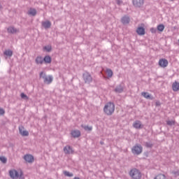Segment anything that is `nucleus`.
I'll return each mask as SVG.
<instances>
[{"mask_svg": "<svg viewBox=\"0 0 179 179\" xmlns=\"http://www.w3.org/2000/svg\"><path fill=\"white\" fill-rule=\"evenodd\" d=\"M145 146L146 148H152V146H153V144H152L151 143H145Z\"/></svg>", "mask_w": 179, "mask_h": 179, "instance_id": "35", "label": "nucleus"}, {"mask_svg": "<svg viewBox=\"0 0 179 179\" xmlns=\"http://www.w3.org/2000/svg\"><path fill=\"white\" fill-rule=\"evenodd\" d=\"M5 115V109L0 108V115Z\"/></svg>", "mask_w": 179, "mask_h": 179, "instance_id": "34", "label": "nucleus"}, {"mask_svg": "<svg viewBox=\"0 0 179 179\" xmlns=\"http://www.w3.org/2000/svg\"><path fill=\"white\" fill-rule=\"evenodd\" d=\"M141 96L144 97L145 99H147V100H153V96L149 94V92H142Z\"/></svg>", "mask_w": 179, "mask_h": 179, "instance_id": "14", "label": "nucleus"}, {"mask_svg": "<svg viewBox=\"0 0 179 179\" xmlns=\"http://www.w3.org/2000/svg\"><path fill=\"white\" fill-rule=\"evenodd\" d=\"M7 31L10 34H15L16 33H19V29L15 28V27H9L7 28Z\"/></svg>", "mask_w": 179, "mask_h": 179, "instance_id": "12", "label": "nucleus"}, {"mask_svg": "<svg viewBox=\"0 0 179 179\" xmlns=\"http://www.w3.org/2000/svg\"><path fill=\"white\" fill-rule=\"evenodd\" d=\"M64 175L66 177H73V173H70V172L68 171H64Z\"/></svg>", "mask_w": 179, "mask_h": 179, "instance_id": "27", "label": "nucleus"}, {"mask_svg": "<svg viewBox=\"0 0 179 179\" xmlns=\"http://www.w3.org/2000/svg\"><path fill=\"white\" fill-rule=\"evenodd\" d=\"M154 179H166V176L164 174H159Z\"/></svg>", "mask_w": 179, "mask_h": 179, "instance_id": "30", "label": "nucleus"}, {"mask_svg": "<svg viewBox=\"0 0 179 179\" xmlns=\"http://www.w3.org/2000/svg\"><path fill=\"white\" fill-rule=\"evenodd\" d=\"M28 15H30L31 16H36V15H37V10H36L35 8H30L28 11Z\"/></svg>", "mask_w": 179, "mask_h": 179, "instance_id": "22", "label": "nucleus"}, {"mask_svg": "<svg viewBox=\"0 0 179 179\" xmlns=\"http://www.w3.org/2000/svg\"><path fill=\"white\" fill-rule=\"evenodd\" d=\"M129 176L131 179H141L142 173L136 168L131 169L129 172Z\"/></svg>", "mask_w": 179, "mask_h": 179, "instance_id": "3", "label": "nucleus"}, {"mask_svg": "<svg viewBox=\"0 0 179 179\" xmlns=\"http://www.w3.org/2000/svg\"><path fill=\"white\" fill-rule=\"evenodd\" d=\"M101 145H104V143L103 141L100 142Z\"/></svg>", "mask_w": 179, "mask_h": 179, "instance_id": "39", "label": "nucleus"}, {"mask_svg": "<svg viewBox=\"0 0 179 179\" xmlns=\"http://www.w3.org/2000/svg\"><path fill=\"white\" fill-rule=\"evenodd\" d=\"M71 134L73 138H79L80 136V131L79 130H73Z\"/></svg>", "mask_w": 179, "mask_h": 179, "instance_id": "16", "label": "nucleus"}, {"mask_svg": "<svg viewBox=\"0 0 179 179\" xmlns=\"http://www.w3.org/2000/svg\"><path fill=\"white\" fill-rule=\"evenodd\" d=\"M19 131H20V134L22 136H29V131H27L26 130H22V129H20V128H19Z\"/></svg>", "mask_w": 179, "mask_h": 179, "instance_id": "23", "label": "nucleus"}, {"mask_svg": "<svg viewBox=\"0 0 179 179\" xmlns=\"http://www.w3.org/2000/svg\"><path fill=\"white\" fill-rule=\"evenodd\" d=\"M45 51H47V52H50L51 50H52V47L50 45H48L47 46H45L43 48Z\"/></svg>", "mask_w": 179, "mask_h": 179, "instance_id": "28", "label": "nucleus"}, {"mask_svg": "<svg viewBox=\"0 0 179 179\" xmlns=\"http://www.w3.org/2000/svg\"><path fill=\"white\" fill-rule=\"evenodd\" d=\"M106 73L108 74V78L113 77V70L110 69H106Z\"/></svg>", "mask_w": 179, "mask_h": 179, "instance_id": "26", "label": "nucleus"}, {"mask_svg": "<svg viewBox=\"0 0 179 179\" xmlns=\"http://www.w3.org/2000/svg\"><path fill=\"white\" fill-rule=\"evenodd\" d=\"M143 150V148L141 144H136L134 146L131 148V152L133 155H136V156H139L141 153H142Z\"/></svg>", "mask_w": 179, "mask_h": 179, "instance_id": "5", "label": "nucleus"}, {"mask_svg": "<svg viewBox=\"0 0 179 179\" xmlns=\"http://www.w3.org/2000/svg\"><path fill=\"white\" fill-rule=\"evenodd\" d=\"M133 127L135 128V129H142V128H143V124H142V122L140 120H136L133 123Z\"/></svg>", "mask_w": 179, "mask_h": 179, "instance_id": "11", "label": "nucleus"}, {"mask_svg": "<svg viewBox=\"0 0 179 179\" xmlns=\"http://www.w3.org/2000/svg\"><path fill=\"white\" fill-rule=\"evenodd\" d=\"M115 93H122L124 92V87L121 85H117L115 89Z\"/></svg>", "mask_w": 179, "mask_h": 179, "instance_id": "20", "label": "nucleus"}, {"mask_svg": "<svg viewBox=\"0 0 179 179\" xmlns=\"http://www.w3.org/2000/svg\"><path fill=\"white\" fill-rule=\"evenodd\" d=\"M39 78L40 79H43L44 83H46L47 85H50V83H52V77L51 76H48L43 71L40 73Z\"/></svg>", "mask_w": 179, "mask_h": 179, "instance_id": "4", "label": "nucleus"}, {"mask_svg": "<svg viewBox=\"0 0 179 179\" xmlns=\"http://www.w3.org/2000/svg\"><path fill=\"white\" fill-rule=\"evenodd\" d=\"M158 65H159L161 68H167L169 66V61L166 59H160Z\"/></svg>", "mask_w": 179, "mask_h": 179, "instance_id": "7", "label": "nucleus"}, {"mask_svg": "<svg viewBox=\"0 0 179 179\" xmlns=\"http://www.w3.org/2000/svg\"><path fill=\"white\" fill-rule=\"evenodd\" d=\"M115 1H116V3L117 5H121L122 3V1H121V0H115Z\"/></svg>", "mask_w": 179, "mask_h": 179, "instance_id": "37", "label": "nucleus"}, {"mask_svg": "<svg viewBox=\"0 0 179 179\" xmlns=\"http://www.w3.org/2000/svg\"><path fill=\"white\" fill-rule=\"evenodd\" d=\"M174 176H179V172L178 171H173L172 172Z\"/></svg>", "mask_w": 179, "mask_h": 179, "instance_id": "38", "label": "nucleus"}, {"mask_svg": "<svg viewBox=\"0 0 179 179\" xmlns=\"http://www.w3.org/2000/svg\"><path fill=\"white\" fill-rule=\"evenodd\" d=\"M21 97L24 100H27V99H29V97H27V95H26L24 93H21Z\"/></svg>", "mask_w": 179, "mask_h": 179, "instance_id": "33", "label": "nucleus"}, {"mask_svg": "<svg viewBox=\"0 0 179 179\" xmlns=\"http://www.w3.org/2000/svg\"><path fill=\"white\" fill-rule=\"evenodd\" d=\"M3 54L4 55H6V57H12L13 55V52L10 50H7L4 51Z\"/></svg>", "mask_w": 179, "mask_h": 179, "instance_id": "24", "label": "nucleus"}, {"mask_svg": "<svg viewBox=\"0 0 179 179\" xmlns=\"http://www.w3.org/2000/svg\"><path fill=\"white\" fill-rule=\"evenodd\" d=\"M178 41H179V39H178Z\"/></svg>", "mask_w": 179, "mask_h": 179, "instance_id": "43", "label": "nucleus"}, {"mask_svg": "<svg viewBox=\"0 0 179 179\" xmlns=\"http://www.w3.org/2000/svg\"><path fill=\"white\" fill-rule=\"evenodd\" d=\"M103 111L106 115H113L115 111V105L113 102L107 103L103 108Z\"/></svg>", "mask_w": 179, "mask_h": 179, "instance_id": "2", "label": "nucleus"}, {"mask_svg": "<svg viewBox=\"0 0 179 179\" xmlns=\"http://www.w3.org/2000/svg\"><path fill=\"white\" fill-rule=\"evenodd\" d=\"M65 155H73L74 151L73 149H72V147L71 145H66L63 149Z\"/></svg>", "mask_w": 179, "mask_h": 179, "instance_id": "8", "label": "nucleus"}, {"mask_svg": "<svg viewBox=\"0 0 179 179\" xmlns=\"http://www.w3.org/2000/svg\"><path fill=\"white\" fill-rule=\"evenodd\" d=\"M156 104H157V105H159V103L157 102Z\"/></svg>", "mask_w": 179, "mask_h": 179, "instance_id": "42", "label": "nucleus"}, {"mask_svg": "<svg viewBox=\"0 0 179 179\" xmlns=\"http://www.w3.org/2000/svg\"><path fill=\"white\" fill-rule=\"evenodd\" d=\"M11 179H24V175L22 171H17L15 169H11L8 171Z\"/></svg>", "mask_w": 179, "mask_h": 179, "instance_id": "1", "label": "nucleus"}, {"mask_svg": "<svg viewBox=\"0 0 179 179\" xmlns=\"http://www.w3.org/2000/svg\"><path fill=\"white\" fill-rule=\"evenodd\" d=\"M130 20H131L129 19V17H128V16H124L121 19V22L123 24H128V23H129Z\"/></svg>", "mask_w": 179, "mask_h": 179, "instance_id": "18", "label": "nucleus"}, {"mask_svg": "<svg viewBox=\"0 0 179 179\" xmlns=\"http://www.w3.org/2000/svg\"><path fill=\"white\" fill-rule=\"evenodd\" d=\"M51 56L50 55H46L45 56V57L43 58V62H45V64H51Z\"/></svg>", "mask_w": 179, "mask_h": 179, "instance_id": "21", "label": "nucleus"}, {"mask_svg": "<svg viewBox=\"0 0 179 179\" xmlns=\"http://www.w3.org/2000/svg\"><path fill=\"white\" fill-rule=\"evenodd\" d=\"M83 78L85 83H92L93 81V78H92V75L88 72H85L83 74Z\"/></svg>", "mask_w": 179, "mask_h": 179, "instance_id": "6", "label": "nucleus"}, {"mask_svg": "<svg viewBox=\"0 0 179 179\" xmlns=\"http://www.w3.org/2000/svg\"><path fill=\"white\" fill-rule=\"evenodd\" d=\"M157 30L155 28H151L150 29V31L151 33H152L153 34H155V33H156Z\"/></svg>", "mask_w": 179, "mask_h": 179, "instance_id": "36", "label": "nucleus"}, {"mask_svg": "<svg viewBox=\"0 0 179 179\" xmlns=\"http://www.w3.org/2000/svg\"><path fill=\"white\" fill-rule=\"evenodd\" d=\"M42 26L44 27V29H50L51 27V22L47 20L42 22Z\"/></svg>", "mask_w": 179, "mask_h": 179, "instance_id": "19", "label": "nucleus"}, {"mask_svg": "<svg viewBox=\"0 0 179 179\" xmlns=\"http://www.w3.org/2000/svg\"><path fill=\"white\" fill-rule=\"evenodd\" d=\"M23 159L27 163H33V162H34V157L30 154L25 155Z\"/></svg>", "mask_w": 179, "mask_h": 179, "instance_id": "9", "label": "nucleus"}, {"mask_svg": "<svg viewBox=\"0 0 179 179\" xmlns=\"http://www.w3.org/2000/svg\"><path fill=\"white\" fill-rule=\"evenodd\" d=\"M0 161L1 163H3V164H6V162H8V159L5 157H0Z\"/></svg>", "mask_w": 179, "mask_h": 179, "instance_id": "31", "label": "nucleus"}, {"mask_svg": "<svg viewBox=\"0 0 179 179\" xmlns=\"http://www.w3.org/2000/svg\"><path fill=\"white\" fill-rule=\"evenodd\" d=\"M82 128H83L85 129V131H92L93 129V127H92V126L89 127V126H86V125H85V126L82 125Z\"/></svg>", "mask_w": 179, "mask_h": 179, "instance_id": "29", "label": "nucleus"}, {"mask_svg": "<svg viewBox=\"0 0 179 179\" xmlns=\"http://www.w3.org/2000/svg\"><path fill=\"white\" fill-rule=\"evenodd\" d=\"M35 62L36 65H43L44 64V58L41 56H38L35 59Z\"/></svg>", "mask_w": 179, "mask_h": 179, "instance_id": "13", "label": "nucleus"}, {"mask_svg": "<svg viewBox=\"0 0 179 179\" xmlns=\"http://www.w3.org/2000/svg\"><path fill=\"white\" fill-rule=\"evenodd\" d=\"M172 90H173V92H178V90H179V83L178 82L175 81L172 84Z\"/></svg>", "mask_w": 179, "mask_h": 179, "instance_id": "17", "label": "nucleus"}, {"mask_svg": "<svg viewBox=\"0 0 179 179\" xmlns=\"http://www.w3.org/2000/svg\"><path fill=\"white\" fill-rule=\"evenodd\" d=\"M158 31H163L164 30V24H160L157 27Z\"/></svg>", "mask_w": 179, "mask_h": 179, "instance_id": "25", "label": "nucleus"}, {"mask_svg": "<svg viewBox=\"0 0 179 179\" xmlns=\"http://www.w3.org/2000/svg\"><path fill=\"white\" fill-rule=\"evenodd\" d=\"M132 3L134 6L136 8H141V6H143L144 1L143 0H132Z\"/></svg>", "mask_w": 179, "mask_h": 179, "instance_id": "10", "label": "nucleus"}, {"mask_svg": "<svg viewBox=\"0 0 179 179\" xmlns=\"http://www.w3.org/2000/svg\"><path fill=\"white\" fill-rule=\"evenodd\" d=\"M0 9H2V5L0 4Z\"/></svg>", "mask_w": 179, "mask_h": 179, "instance_id": "41", "label": "nucleus"}, {"mask_svg": "<svg viewBox=\"0 0 179 179\" xmlns=\"http://www.w3.org/2000/svg\"><path fill=\"white\" fill-rule=\"evenodd\" d=\"M166 124H167V125H169L170 127H171V125H174L176 124V121L168 120V121H166Z\"/></svg>", "mask_w": 179, "mask_h": 179, "instance_id": "32", "label": "nucleus"}, {"mask_svg": "<svg viewBox=\"0 0 179 179\" xmlns=\"http://www.w3.org/2000/svg\"><path fill=\"white\" fill-rule=\"evenodd\" d=\"M73 179H80L79 177H75Z\"/></svg>", "mask_w": 179, "mask_h": 179, "instance_id": "40", "label": "nucleus"}, {"mask_svg": "<svg viewBox=\"0 0 179 179\" xmlns=\"http://www.w3.org/2000/svg\"><path fill=\"white\" fill-rule=\"evenodd\" d=\"M136 33L138 34V36H143L145 35V28L142 27H139L136 29Z\"/></svg>", "mask_w": 179, "mask_h": 179, "instance_id": "15", "label": "nucleus"}]
</instances>
